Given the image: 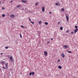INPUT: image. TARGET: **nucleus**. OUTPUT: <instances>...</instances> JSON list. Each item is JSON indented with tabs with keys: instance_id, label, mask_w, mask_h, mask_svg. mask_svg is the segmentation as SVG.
<instances>
[{
	"instance_id": "nucleus-40",
	"label": "nucleus",
	"mask_w": 78,
	"mask_h": 78,
	"mask_svg": "<svg viewBox=\"0 0 78 78\" xmlns=\"http://www.w3.org/2000/svg\"><path fill=\"white\" fill-rule=\"evenodd\" d=\"M49 13V14H51V12H50Z\"/></svg>"
},
{
	"instance_id": "nucleus-8",
	"label": "nucleus",
	"mask_w": 78,
	"mask_h": 78,
	"mask_svg": "<svg viewBox=\"0 0 78 78\" xmlns=\"http://www.w3.org/2000/svg\"><path fill=\"white\" fill-rule=\"evenodd\" d=\"M78 28H77V29H75V30H74V33H76V32L77 31H78Z\"/></svg>"
},
{
	"instance_id": "nucleus-17",
	"label": "nucleus",
	"mask_w": 78,
	"mask_h": 78,
	"mask_svg": "<svg viewBox=\"0 0 78 78\" xmlns=\"http://www.w3.org/2000/svg\"><path fill=\"white\" fill-rule=\"evenodd\" d=\"M9 47H8V46H5V49H8V48Z\"/></svg>"
},
{
	"instance_id": "nucleus-6",
	"label": "nucleus",
	"mask_w": 78,
	"mask_h": 78,
	"mask_svg": "<svg viewBox=\"0 0 78 78\" xmlns=\"http://www.w3.org/2000/svg\"><path fill=\"white\" fill-rule=\"evenodd\" d=\"M44 55H45L46 56L47 55V51H45L44 52Z\"/></svg>"
},
{
	"instance_id": "nucleus-15",
	"label": "nucleus",
	"mask_w": 78,
	"mask_h": 78,
	"mask_svg": "<svg viewBox=\"0 0 78 78\" xmlns=\"http://www.w3.org/2000/svg\"><path fill=\"white\" fill-rule=\"evenodd\" d=\"M20 38H21V39H22V34H20Z\"/></svg>"
},
{
	"instance_id": "nucleus-42",
	"label": "nucleus",
	"mask_w": 78,
	"mask_h": 78,
	"mask_svg": "<svg viewBox=\"0 0 78 78\" xmlns=\"http://www.w3.org/2000/svg\"><path fill=\"white\" fill-rule=\"evenodd\" d=\"M1 55H3V53H1Z\"/></svg>"
},
{
	"instance_id": "nucleus-31",
	"label": "nucleus",
	"mask_w": 78,
	"mask_h": 78,
	"mask_svg": "<svg viewBox=\"0 0 78 78\" xmlns=\"http://www.w3.org/2000/svg\"><path fill=\"white\" fill-rule=\"evenodd\" d=\"M66 33H69V30H68L66 31Z\"/></svg>"
},
{
	"instance_id": "nucleus-5",
	"label": "nucleus",
	"mask_w": 78,
	"mask_h": 78,
	"mask_svg": "<svg viewBox=\"0 0 78 78\" xmlns=\"http://www.w3.org/2000/svg\"><path fill=\"white\" fill-rule=\"evenodd\" d=\"M42 11H43V12H44V11H45V8L44 7H42Z\"/></svg>"
},
{
	"instance_id": "nucleus-16",
	"label": "nucleus",
	"mask_w": 78,
	"mask_h": 78,
	"mask_svg": "<svg viewBox=\"0 0 78 78\" xmlns=\"http://www.w3.org/2000/svg\"><path fill=\"white\" fill-rule=\"evenodd\" d=\"M59 2H57V3H55V5H59Z\"/></svg>"
},
{
	"instance_id": "nucleus-24",
	"label": "nucleus",
	"mask_w": 78,
	"mask_h": 78,
	"mask_svg": "<svg viewBox=\"0 0 78 78\" xmlns=\"http://www.w3.org/2000/svg\"><path fill=\"white\" fill-rule=\"evenodd\" d=\"M29 75L30 76H31V75H32V73H31V72L30 73Z\"/></svg>"
},
{
	"instance_id": "nucleus-14",
	"label": "nucleus",
	"mask_w": 78,
	"mask_h": 78,
	"mask_svg": "<svg viewBox=\"0 0 78 78\" xmlns=\"http://www.w3.org/2000/svg\"><path fill=\"white\" fill-rule=\"evenodd\" d=\"M44 24L46 25H48V22H46L44 23Z\"/></svg>"
},
{
	"instance_id": "nucleus-38",
	"label": "nucleus",
	"mask_w": 78,
	"mask_h": 78,
	"mask_svg": "<svg viewBox=\"0 0 78 78\" xmlns=\"http://www.w3.org/2000/svg\"><path fill=\"white\" fill-rule=\"evenodd\" d=\"M2 68H3V69H5V67H2Z\"/></svg>"
},
{
	"instance_id": "nucleus-33",
	"label": "nucleus",
	"mask_w": 78,
	"mask_h": 78,
	"mask_svg": "<svg viewBox=\"0 0 78 78\" xmlns=\"http://www.w3.org/2000/svg\"><path fill=\"white\" fill-rule=\"evenodd\" d=\"M58 62H60V59H59L58 61Z\"/></svg>"
},
{
	"instance_id": "nucleus-37",
	"label": "nucleus",
	"mask_w": 78,
	"mask_h": 78,
	"mask_svg": "<svg viewBox=\"0 0 78 78\" xmlns=\"http://www.w3.org/2000/svg\"><path fill=\"white\" fill-rule=\"evenodd\" d=\"M13 1L12 0L11 1H10V3H12Z\"/></svg>"
},
{
	"instance_id": "nucleus-30",
	"label": "nucleus",
	"mask_w": 78,
	"mask_h": 78,
	"mask_svg": "<svg viewBox=\"0 0 78 78\" xmlns=\"http://www.w3.org/2000/svg\"><path fill=\"white\" fill-rule=\"evenodd\" d=\"M29 21H30L31 22V19H30V18H29Z\"/></svg>"
},
{
	"instance_id": "nucleus-43",
	"label": "nucleus",
	"mask_w": 78,
	"mask_h": 78,
	"mask_svg": "<svg viewBox=\"0 0 78 78\" xmlns=\"http://www.w3.org/2000/svg\"><path fill=\"white\" fill-rule=\"evenodd\" d=\"M51 40H53V38H51Z\"/></svg>"
},
{
	"instance_id": "nucleus-20",
	"label": "nucleus",
	"mask_w": 78,
	"mask_h": 78,
	"mask_svg": "<svg viewBox=\"0 0 78 78\" xmlns=\"http://www.w3.org/2000/svg\"><path fill=\"white\" fill-rule=\"evenodd\" d=\"M31 73H32V75H34V72H32Z\"/></svg>"
},
{
	"instance_id": "nucleus-45",
	"label": "nucleus",
	"mask_w": 78,
	"mask_h": 78,
	"mask_svg": "<svg viewBox=\"0 0 78 78\" xmlns=\"http://www.w3.org/2000/svg\"><path fill=\"white\" fill-rule=\"evenodd\" d=\"M23 10H24V9H23Z\"/></svg>"
},
{
	"instance_id": "nucleus-39",
	"label": "nucleus",
	"mask_w": 78,
	"mask_h": 78,
	"mask_svg": "<svg viewBox=\"0 0 78 78\" xmlns=\"http://www.w3.org/2000/svg\"><path fill=\"white\" fill-rule=\"evenodd\" d=\"M0 72H2V69L0 68Z\"/></svg>"
},
{
	"instance_id": "nucleus-2",
	"label": "nucleus",
	"mask_w": 78,
	"mask_h": 78,
	"mask_svg": "<svg viewBox=\"0 0 78 78\" xmlns=\"http://www.w3.org/2000/svg\"><path fill=\"white\" fill-rule=\"evenodd\" d=\"M66 18L67 21L68 22L69 21V15H66Z\"/></svg>"
},
{
	"instance_id": "nucleus-27",
	"label": "nucleus",
	"mask_w": 78,
	"mask_h": 78,
	"mask_svg": "<svg viewBox=\"0 0 78 78\" xmlns=\"http://www.w3.org/2000/svg\"><path fill=\"white\" fill-rule=\"evenodd\" d=\"M75 28H76V29L78 28V26H75Z\"/></svg>"
},
{
	"instance_id": "nucleus-34",
	"label": "nucleus",
	"mask_w": 78,
	"mask_h": 78,
	"mask_svg": "<svg viewBox=\"0 0 78 78\" xmlns=\"http://www.w3.org/2000/svg\"><path fill=\"white\" fill-rule=\"evenodd\" d=\"M37 5H38V3H36L35 4V5L36 6H37Z\"/></svg>"
},
{
	"instance_id": "nucleus-46",
	"label": "nucleus",
	"mask_w": 78,
	"mask_h": 78,
	"mask_svg": "<svg viewBox=\"0 0 78 78\" xmlns=\"http://www.w3.org/2000/svg\"><path fill=\"white\" fill-rule=\"evenodd\" d=\"M77 56H78V55H77Z\"/></svg>"
},
{
	"instance_id": "nucleus-25",
	"label": "nucleus",
	"mask_w": 78,
	"mask_h": 78,
	"mask_svg": "<svg viewBox=\"0 0 78 78\" xmlns=\"http://www.w3.org/2000/svg\"><path fill=\"white\" fill-rule=\"evenodd\" d=\"M61 10L62 11H64V9H62Z\"/></svg>"
},
{
	"instance_id": "nucleus-22",
	"label": "nucleus",
	"mask_w": 78,
	"mask_h": 78,
	"mask_svg": "<svg viewBox=\"0 0 78 78\" xmlns=\"http://www.w3.org/2000/svg\"><path fill=\"white\" fill-rule=\"evenodd\" d=\"M68 53H72V51H68Z\"/></svg>"
},
{
	"instance_id": "nucleus-35",
	"label": "nucleus",
	"mask_w": 78,
	"mask_h": 78,
	"mask_svg": "<svg viewBox=\"0 0 78 78\" xmlns=\"http://www.w3.org/2000/svg\"><path fill=\"white\" fill-rule=\"evenodd\" d=\"M50 43V41H48L47 42V44H49Z\"/></svg>"
},
{
	"instance_id": "nucleus-4",
	"label": "nucleus",
	"mask_w": 78,
	"mask_h": 78,
	"mask_svg": "<svg viewBox=\"0 0 78 78\" xmlns=\"http://www.w3.org/2000/svg\"><path fill=\"white\" fill-rule=\"evenodd\" d=\"M61 55L62 58H64V57H65V55H64V53H62Z\"/></svg>"
},
{
	"instance_id": "nucleus-13",
	"label": "nucleus",
	"mask_w": 78,
	"mask_h": 78,
	"mask_svg": "<svg viewBox=\"0 0 78 78\" xmlns=\"http://www.w3.org/2000/svg\"><path fill=\"white\" fill-rule=\"evenodd\" d=\"M42 22L41 21H39L38 22V23H39V24H41V23H42Z\"/></svg>"
},
{
	"instance_id": "nucleus-7",
	"label": "nucleus",
	"mask_w": 78,
	"mask_h": 78,
	"mask_svg": "<svg viewBox=\"0 0 78 78\" xmlns=\"http://www.w3.org/2000/svg\"><path fill=\"white\" fill-rule=\"evenodd\" d=\"M10 17L12 18H14V17H15V16L14 15V14H13L10 15Z\"/></svg>"
},
{
	"instance_id": "nucleus-28",
	"label": "nucleus",
	"mask_w": 78,
	"mask_h": 78,
	"mask_svg": "<svg viewBox=\"0 0 78 78\" xmlns=\"http://www.w3.org/2000/svg\"><path fill=\"white\" fill-rule=\"evenodd\" d=\"M2 9H5V8H4L3 7H2Z\"/></svg>"
},
{
	"instance_id": "nucleus-36",
	"label": "nucleus",
	"mask_w": 78,
	"mask_h": 78,
	"mask_svg": "<svg viewBox=\"0 0 78 78\" xmlns=\"http://www.w3.org/2000/svg\"><path fill=\"white\" fill-rule=\"evenodd\" d=\"M71 34H73V32H72L71 33Z\"/></svg>"
},
{
	"instance_id": "nucleus-29",
	"label": "nucleus",
	"mask_w": 78,
	"mask_h": 78,
	"mask_svg": "<svg viewBox=\"0 0 78 78\" xmlns=\"http://www.w3.org/2000/svg\"><path fill=\"white\" fill-rule=\"evenodd\" d=\"M60 23V22H58V23H57L58 25H59V23Z\"/></svg>"
},
{
	"instance_id": "nucleus-10",
	"label": "nucleus",
	"mask_w": 78,
	"mask_h": 78,
	"mask_svg": "<svg viewBox=\"0 0 78 78\" xmlns=\"http://www.w3.org/2000/svg\"><path fill=\"white\" fill-rule=\"evenodd\" d=\"M22 2H23V3H26V2H27V1L22 0Z\"/></svg>"
},
{
	"instance_id": "nucleus-41",
	"label": "nucleus",
	"mask_w": 78,
	"mask_h": 78,
	"mask_svg": "<svg viewBox=\"0 0 78 78\" xmlns=\"http://www.w3.org/2000/svg\"><path fill=\"white\" fill-rule=\"evenodd\" d=\"M7 57H9V55H7Z\"/></svg>"
},
{
	"instance_id": "nucleus-11",
	"label": "nucleus",
	"mask_w": 78,
	"mask_h": 78,
	"mask_svg": "<svg viewBox=\"0 0 78 78\" xmlns=\"http://www.w3.org/2000/svg\"><path fill=\"white\" fill-rule=\"evenodd\" d=\"M58 69H62V67L60 66H58Z\"/></svg>"
},
{
	"instance_id": "nucleus-1",
	"label": "nucleus",
	"mask_w": 78,
	"mask_h": 78,
	"mask_svg": "<svg viewBox=\"0 0 78 78\" xmlns=\"http://www.w3.org/2000/svg\"><path fill=\"white\" fill-rule=\"evenodd\" d=\"M9 59L10 61H11L12 62V63H13L14 60L13 58H12V57H10Z\"/></svg>"
},
{
	"instance_id": "nucleus-32",
	"label": "nucleus",
	"mask_w": 78,
	"mask_h": 78,
	"mask_svg": "<svg viewBox=\"0 0 78 78\" xmlns=\"http://www.w3.org/2000/svg\"><path fill=\"white\" fill-rule=\"evenodd\" d=\"M21 28H24V26H23V25H22L21 26Z\"/></svg>"
},
{
	"instance_id": "nucleus-12",
	"label": "nucleus",
	"mask_w": 78,
	"mask_h": 78,
	"mask_svg": "<svg viewBox=\"0 0 78 78\" xmlns=\"http://www.w3.org/2000/svg\"><path fill=\"white\" fill-rule=\"evenodd\" d=\"M5 61H3L1 62V63L2 64H5Z\"/></svg>"
},
{
	"instance_id": "nucleus-18",
	"label": "nucleus",
	"mask_w": 78,
	"mask_h": 78,
	"mask_svg": "<svg viewBox=\"0 0 78 78\" xmlns=\"http://www.w3.org/2000/svg\"><path fill=\"white\" fill-rule=\"evenodd\" d=\"M20 5H18L17 7L18 8H20Z\"/></svg>"
},
{
	"instance_id": "nucleus-19",
	"label": "nucleus",
	"mask_w": 78,
	"mask_h": 78,
	"mask_svg": "<svg viewBox=\"0 0 78 78\" xmlns=\"http://www.w3.org/2000/svg\"><path fill=\"white\" fill-rule=\"evenodd\" d=\"M63 29V28H62V27H60V30H62Z\"/></svg>"
},
{
	"instance_id": "nucleus-44",
	"label": "nucleus",
	"mask_w": 78,
	"mask_h": 78,
	"mask_svg": "<svg viewBox=\"0 0 78 78\" xmlns=\"http://www.w3.org/2000/svg\"><path fill=\"white\" fill-rule=\"evenodd\" d=\"M0 4H1V1H0Z\"/></svg>"
},
{
	"instance_id": "nucleus-9",
	"label": "nucleus",
	"mask_w": 78,
	"mask_h": 78,
	"mask_svg": "<svg viewBox=\"0 0 78 78\" xmlns=\"http://www.w3.org/2000/svg\"><path fill=\"white\" fill-rule=\"evenodd\" d=\"M68 47V46H67V45H64V48H67Z\"/></svg>"
},
{
	"instance_id": "nucleus-23",
	"label": "nucleus",
	"mask_w": 78,
	"mask_h": 78,
	"mask_svg": "<svg viewBox=\"0 0 78 78\" xmlns=\"http://www.w3.org/2000/svg\"><path fill=\"white\" fill-rule=\"evenodd\" d=\"M5 16V14H2V17H4Z\"/></svg>"
},
{
	"instance_id": "nucleus-21",
	"label": "nucleus",
	"mask_w": 78,
	"mask_h": 78,
	"mask_svg": "<svg viewBox=\"0 0 78 78\" xmlns=\"http://www.w3.org/2000/svg\"><path fill=\"white\" fill-rule=\"evenodd\" d=\"M30 22H31V23H32V24H33V25H34V22L31 21Z\"/></svg>"
},
{
	"instance_id": "nucleus-26",
	"label": "nucleus",
	"mask_w": 78,
	"mask_h": 78,
	"mask_svg": "<svg viewBox=\"0 0 78 78\" xmlns=\"http://www.w3.org/2000/svg\"><path fill=\"white\" fill-rule=\"evenodd\" d=\"M16 42H19V40L17 39L16 41Z\"/></svg>"
},
{
	"instance_id": "nucleus-3",
	"label": "nucleus",
	"mask_w": 78,
	"mask_h": 78,
	"mask_svg": "<svg viewBox=\"0 0 78 78\" xmlns=\"http://www.w3.org/2000/svg\"><path fill=\"white\" fill-rule=\"evenodd\" d=\"M5 65L6 68H5V69H8V66L7 63H6Z\"/></svg>"
}]
</instances>
